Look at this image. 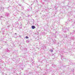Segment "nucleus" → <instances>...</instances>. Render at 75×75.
I'll list each match as a JSON object with an SVG mask.
<instances>
[{
    "label": "nucleus",
    "instance_id": "2",
    "mask_svg": "<svg viewBox=\"0 0 75 75\" xmlns=\"http://www.w3.org/2000/svg\"><path fill=\"white\" fill-rule=\"evenodd\" d=\"M25 38L26 39L28 38V36H26Z\"/></svg>",
    "mask_w": 75,
    "mask_h": 75
},
{
    "label": "nucleus",
    "instance_id": "1",
    "mask_svg": "<svg viewBox=\"0 0 75 75\" xmlns=\"http://www.w3.org/2000/svg\"><path fill=\"white\" fill-rule=\"evenodd\" d=\"M32 29H34V28H35V27L34 26H32Z\"/></svg>",
    "mask_w": 75,
    "mask_h": 75
},
{
    "label": "nucleus",
    "instance_id": "3",
    "mask_svg": "<svg viewBox=\"0 0 75 75\" xmlns=\"http://www.w3.org/2000/svg\"><path fill=\"white\" fill-rule=\"evenodd\" d=\"M53 50H52V51H51L52 52H53Z\"/></svg>",
    "mask_w": 75,
    "mask_h": 75
}]
</instances>
